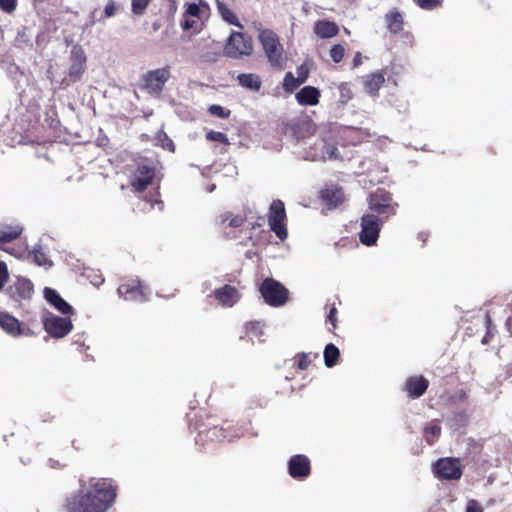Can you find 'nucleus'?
<instances>
[{
	"label": "nucleus",
	"mask_w": 512,
	"mask_h": 512,
	"mask_svg": "<svg viewBox=\"0 0 512 512\" xmlns=\"http://www.w3.org/2000/svg\"><path fill=\"white\" fill-rule=\"evenodd\" d=\"M362 64V54L360 52H356L354 58L352 60V68H357Z\"/></svg>",
	"instance_id": "nucleus-49"
},
{
	"label": "nucleus",
	"mask_w": 512,
	"mask_h": 512,
	"mask_svg": "<svg viewBox=\"0 0 512 512\" xmlns=\"http://www.w3.org/2000/svg\"><path fill=\"white\" fill-rule=\"evenodd\" d=\"M318 356H319L318 353H315V354L305 353V352L298 353L295 356V359H297V367H298V369H300V370L308 369L309 366L312 363V359L313 358H318Z\"/></svg>",
	"instance_id": "nucleus-35"
},
{
	"label": "nucleus",
	"mask_w": 512,
	"mask_h": 512,
	"mask_svg": "<svg viewBox=\"0 0 512 512\" xmlns=\"http://www.w3.org/2000/svg\"><path fill=\"white\" fill-rule=\"evenodd\" d=\"M259 291L264 301L273 307L284 305L289 298V291L273 278H266L260 285Z\"/></svg>",
	"instance_id": "nucleus-7"
},
{
	"label": "nucleus",
	"mask_w": 512,
	"mask_h": 512,
	"mask_svg": "<svg viewBox=\"0 0 512 512\" xmlns=\"http://www.w3.org/2000/svg\"><path fill=\"white\" fill-rule=\"evenodd\" d=\"M71 64L69 67L68 75L62 81L64 87L81 80L85 72L86 56L81 49H73L71 52Z\"/></svg>",
	"instance_id": "nucleus-13"
},
{
	"label": "nucleus",
	"mask_w": 512,
	"mask_h": 512,
	"mask_svg": "<svg viewBox=\"0 0 512 512\" xmlns=\"http://www.w3.org/2000/svg\"><path fill=\"white\" fill-rule=\"evenodd\" d=\"M0 327L11 336H20L22 328L19 320L9 313H0Z\"/></svg>",
	"instance_id": "nucleus-26"
},
{
	"label": "nucleus",
	"mask_w": 512,
	"mask_h": 512,
	"mask_svg": "<svg viewBox=\"0 0 512 512\" xmlns=\"http://www.w3.org/2000/svg\"><path fill=\"white\" fill-rule=\"evenodd\" d=\"M385 71L378 70L363 77V86L366 93L376 95L385 82Z\"/></svg>",
	"instance_id": "nucleus-23"
},
{
	"label": "nucleus",
	"mask_w": 512,
	"mask_h": 512,
	"mask_svg": "<svg viewBox=\"0 0 512 512\" xmlns=\"http://www.w3.org/2000/svg\"><path fill=\"white\" fill-rule=\"evenodd\" d=\"M76 443H77V441H76V440H73V441H72V446H73L76 450H80V449H81V447H80V446H78V445H76Z\"/></svg>",
	"instance_id": "nucleus-51"
},
{
	"label": "nucleus",
	"mask_w": 512,
	"mask_h": 512,
	"mask_svg": "<svg viewBox=\"0 0 512 512\" xmlns=\"http://www.w3.org/2000/svg\"><path fill=\"white\" fill-rule=\"evenodd\" d=\"M43 326L45 331L53 338H63L73 329L70 318L56 315L46 317Z\"/></svg>",
	"instance_id": "nucleus-14"
},
{
	"label": "nucleus",
	"mask_w": 512,
	"mask_h": 512,
	"mask_svg": "<svg viewBox=\"0 0 512 512\" xmlns=\"http://www.w3.org/2000/svg\"><path fill=\"white\" fill-rule=\"evenodd\" d=\"M8 280L7 267L3 262H0V290L4 287Z\"/></svg>",
	"instance_id": "nucleus-48"
},
{
	"label": "nucleus",
	"mask_w": 512,
	"mask_h": 512,
	"mask_svg": "<svg viewBox=\"0 0 512 512\" xmlns=\"http://www.w3.org/2000/svg\"><path fill=\"white\" fill-rule=\"evenodd\" d=\"M208 111L211 115L216 116L218 118H228L230 116V110L225 109L221 105L213 104L209 106Z\"/></svg>",
	"instance_id": "nucleus-42"
},
{
	"label": "nucleus",
	"mask_w": 512,
	"mask_h": 512,
	"mask_svg": "<svg viewBox=\"0 0 512 512\" xmlns=\"http://www.w3.org/2000/svg\"><path fill=\"white\" fill-rule=\"evenodd\" d=\"M314 33L322 39L332 38L339 33L338 25L329 20H318L314 24Z\"/></svg>",
	"instance_id": "nucleus-25"
},
{
	"label": "nucleus",
	"mask_w": 512,
	"mask_h": 512,
	"mask_svg": "<svg viewBox=\"0 0 512 512\" xmlns=\"http://www.w3.org/2000/svg\"><path fill=\"white\" fill-rule=\"evenodd\" d=\"M22 234V228L19 226L12 225H1L0 226V248L4 244L10 243L20 237Z\"/></svg>",
	"instance_id": "nucleus-30"
},
{
	"label": "nucleus",
	"mask_w": 512,
	"mask_h": 512,
	"mask_svg": "<svg viewBox=\"0 0 512 512\" xmlns=\"http://www.w3.org/2000/svg\"><path fill=\"white\" fill-rule=\"evenodd\" d=\"M169 147L171 148V150H174V145H173V142L171 140H169Z\"/></svg>",
	"instance_id": "nucleus-52"
},
{
	"label": "nucleus",
	"mask_w": 512,
	"mask_h": 512,
	"mask_svg": "<svg viewBox=\"0 0 512 512\" xmlns=\"http://www.w3.org/2000/svg\"><path fill=\"white\" fill-rule=\"evenodd\" d=\"M213 295L218 303L223 307L234 306L241 297L239 291L229 284H225L224 286L215 289Z\"/></svg>",
	"instance_id": "nucleus-19"
},
{
	"label": "nucleus",
	"mask_w": 512,
	"mask_h": 512,
	"mask_svg": "<svg viewBox=\"0 0 512 512\" xmlns=\"http://www.w3.org/2000/svg\"><path fill=\"white\" fill-rule=\"evenodd\" d=\"M323 356L326 367L331 368L338 363L340 359V351L334 344L329 343L325 346Z\"/></svg>",
	"instance_id": "nucleus-32"
},
{
	"label": "nucleus",
	"mask_w": 512,
	"mask_h": 512,
	"mask_svg": "<svg viewBox=\"0 0 512 512\" xmlns=\"http://www.w3.org/2000/svg\"><path fill=\"white\" fill-rule=\"evenodd\" d=\"M302 83L293 75L292 72H287L283 79V89L287 93L294 92Z\"/></svg>",
	"instance_id": "nucleus-36"
},
{
	"label": "nucleus",
	"mask_w": 512,
	"mask_h": 512,
	"mask_svg": "<svg viewBox=\"0 0 512 512\" xmlns=\"http://www.w3.org/2000/svg\"><path fill=\"white\" fill-rule=\"evenodd\" d=\"M244 329L245 337L250 339L259 338L263 334L261 323L258 321L247 322Z\"/></svg>",
	"instance_id": "nucleus-34"
},
{
	"label": "nucleus",
	"mask_w": 512,
	"mask_h": 512,
	"mask_svg": "<svg viewBox=\"0 0 512 512\" xmlns=\"http://www.w3.org/2000/svg\"><path fill=\"white\" fill-rule=\"evenodd\" d=\"M32 256H33V262L35 264H37L38 266H46V265L51 266L52 265V262L49 261L46 253L41 248H38V249L35 248L32 252Z\"/></svg>",
	"instance_id": "nucleus-40"
},
{
	"label": "nucleus",
	"mask_w": 512,
	"mask_h": 512,
	"mask_svg": "<svg viewBox=\"0 0 512 512\" xmlns=\"http://www.w3.org/2000/svg\"><path fill=\"white\" fill-rule=\"evenodd\" d=\"M216 8L223 21L230 25L243 29V25L239 21L237 15L234 13L232 9L228 7L226 3H224L221 0H216Z\"/></svg>",
	"instance_id": "nucleus-29"
},
{
	"label": "nucleus",
	"mask_w": 512,
	"mask_h": 512,
	"mask_svg": "<svg viewBox=\"0 0 512 512\" xmlns=\"http://www.w3.org/2000/svg\"><path fill=\"white\" fill-rule=\"evenodd\" d=\"M419 8L427 11L437 9L442 6L443 0H412Z\"/></svg>",
	"instance_id": "nucleus-39"
},
{
	"label": "nucleus",
	"mask_w": 512,
	"mask_h": 512,
	"mask_svg": "<svg viewBox=\"0 0 512 512\" xmlns=\"http://www.w3.org/2000/svg\"><path fill=\"white\" fill-rule=\"evenodd\" d=\"M253 53L252 38L242 32L232 31L224 46V54L233 59L250 56Z\"/></svg>",
	"instance_id": "nucleus-6"
},
{
	"label": "nucleus",
	"mask_w": 512,
	"mask_h": 512,
	"mask_svg": "<svg viewBox=\"0 0 512 512\" xmlns=\"http://www.w3.org/2000/svg\"><path fill=\"white\" fill-rule=\"evenodd\" d=\"M79 486L65 497L61 512H107L116 501L118 485L112 478L81 479Z\"/></svg>",
	"instance_id": "nucleus-1"
},
{
	"label": "nucleus",
	"mask_w": 512,
	"mask_h": 512,
	"mask_svg": "<svg viewBox=\"0 0 512 512\" xmlns=\"http://www.w3.org/2000/svg\"><path fill=\"white\" fill-rule=\"evenodd\" d=\"M17 0H0V10L11 14L16 10Z\"/></svg>",
	"instance_id": "nucleus-44"
},
{
	"label": "nucleus",
	"mask_w": 512,
	"mask_h": 512,
	"mask_svg": "<svg viewBox=\"0 0 512 512\" xmlns=\"http://www.w3.org/2000/svg\"><path fill=\"white\" fill-rule=\"evenodd\" d=\"M171 77L170 67L149 70L142 75L139 88L152 96H160Z\"/></svg>",
	"instance_id": "nucleus-4"
},
{
	"label": "nucleus",
	"mask_w": 512,
	"mask_h": 512,
	"mask_svg": "<svg viewBox=\"0 0 512 512\" xmlns=\"http://www.w3.org/2000/svg\"><path fill=\"white\" fill-rule=\"evenodd\" d=\"M309 77V68L307 65L302 64L297 67V78L300 80V82L303 84L307 81Z\"/></svg>",
	"instance_id": "nucleus-45"
},
{
	"label": "nucleus",
	"mask_w": 512,
	"mask_h": 512,
	"mask_svg": "<svg viewBox=\"0 0 512 512\" xmlns=\"http://www.w3.org/2000/svg\"><path fill=\"white\" fill-rule=\"evenodd\" d=\"M337 308L335 306V304L333 303L332 305H330V308H329V311H328V315H327V322H329L332 326V328H329L330 331H333L337 328Z\"/></svg>",
	"instance_id": "nucleus-43"
},
{
	"label": "nucleus",
	"mask_w": 512,
	"mask_h": 512,
	"mask_svg": "<svg viewBox=\"0 0 512 512\" xmlns=\"http://www.w3.org/2000/svg\"><path fill=\"white\" fill-rule=\"evenodd\" d=\"M321 92L314 86H305L300 89L295 98L301 106H315L319 104Z\"/></svg>",
	"instance_id": "nucleus-22"
},
{
	"label": "nucleus",
	"mask_w": 512,
	"mask_h": 512,
	"mask_svg": "<svg viewBox=\"0 0 512 512\" xmlns=\"http://www.w3.org/2000/svg\"><path fill=\"white\" fill-rule=\"evenodd\" d=\"M429 387V380L423 375H413L408 377L403 386L409 398L417 399L423 396Z\"/></svg>",
	"instance_id": "nucleus-18"
},
{
	"label": "nucleus",
	"mask_w": 512,
	"mask_h": 512,
	"mask_svg": "<svg viewBox=\"0 0 512 512\" xmlns=\"http://www.w3.org/2000/svg\"><path fill=\"white\" fill-rule=\"evenodd\" d=\"M120 9V4L114 0H109L104 10L100 12L98 9H94L91 13L92 22H103L108 18L115 16Z\"/></svg>",
	"instance_id": "nucleus-28"
},
{
	"label": "nucleus",
	"mask_w": 512,
	"mask_h": 512,
	"mask_svg": "<svg viewBox=\"0 0 512 512\" xmlns=\"http://www.w3.org/2000/svg\"><path fill=\"white\" fill-rule=\"evenodd\" d=\"M117 291L119 296L127 301L144 302L148 299V288L138 278L124 280Z\"/></svg>",
	"instance_id": "nucleus-11"
},
{
	"label": "nucleus",
	"mask_w": 512,
	"mask_h": 512,
	"mask_svg": "<svg viewBox=\"0 0 512 512\" xmlns=\"http://www.w3.org/2000/svg\"><path fill=\"white\" fill-rule=\"evenodd\" d=\"M288 473L296 480H304L311 474V462L306 455L296 454L288 461Z\"/></svg>",
	"instance_id": "nucleus-16"
},
{
	"label": "nucleus",
	"mask_w": 512,
	"mask_h": 512,
	"mask_svg": "<svg viewBox=\"0 0 512 512\" xmlns=\"http://www.w3.org/2000/svg\"><path fill=\"white\" fill-rule=\"evenodd\" d=\"M152 27H153L154 31H157L160 29L161 23L159 21H155V22H153Z\"/></svg>",
	"instance_id": "nucleus-50"
},
{
	"label": "nucleus",
	"mask_w": 512,
	"mask_h": 512,
	"mask_svg": "<svg viewBox=\"0 0 512 512\" xmlns=\"http://www.w3.org/2000/svg\"><path fill=\"white\" fill-rule=\"evenodd\" d=\"M207 424L198 427L196 444L205 446L209 443L222 442L228 438L227 429L218 423L215 417L208 416Z\"/></svg>",
	"instance_id": "nucleus-8"
},
{
	"label": "nucleus",
	"mask_w": 512,
	"mask_h": 512,
	"mask_svg": "<svg viewBox=\"0 0 512 512\" xmlns=\"http://www.w3.org/2000/svg\"><path fill=\"white\" fill-rule=\"evenodd\" d=\"M346 53V49L342 44H334L329 51L330 57L334 63H340Z\"/></svg>",
	"instance_id": "nucleus-38"
},
{
	"label": "nucleus",
	"mask_w": 512,
	"mask_h": 512,
	"mask_svg": "<svg viewBox=\"0 0 512 512\" xmlns=\"http://www.w3.org/2000/svg\"><path fill=\"white\" fill-rule=\"evenodd\" d=\"M209 10L208 4L203 0H199L197 3H187L181 21V28L184 31L200 32L203 26L202 18L209 13Z\"/></svg>",
	"instance_id": "nucleus-5"
},
{
	"label": "nucleus",
	"mask_w": 512,
	"mask_h": 512,
	"mask_svg": "<svg viewBox=\"0 0 512 512\" xmlns=\"http://www.w3.org/2000/svg\"><path fill=\"white\" fill-rule=\"evenodd\" d=\"M44 297L47 302L56 308L60 313L64 315H71L74 313L73 307L67 303L56 290L48 287L45 288Z\"/></svg>",
	"instance_id": "nucleus-21"
},
{
	"label": "nucleus",
	"mask_w": 512,
	"mask_h": 512,
	"mask_svg": "<svg viewBox=\"0 0 512 512\" xmlns=\"http://www.w3.org/2000/svg\"><path fill=\"white\" fill-rule=\"evenodd\" d=\"M155 177V168L151 165L138 164L132 174L130 185L136 192H144L152 184Z\"/></svg>",
	"instance_id": "nucleus-15"
},
{
	"label": "nucleus",
	"mask_w": 512,
	"mask_h": 512,
	"mask_svg": "<svg viewBox=\"0 0 512 512\" xmlns=\"http://www.w3.org/2000/svg\"><path fill=\"white\" fill-rule=\"evenodd\" d=\"M367 202L371 214L385 221L395 215L398 208V203L393 200L392 194L384 188H377L370 193Z\"/></svg>",
	"instance_id": "nucleus-3"
},
{
	"label": "nucleus",
	"mask_w": 512,
	"mask_h": 512,
	"mask_svg": "<svg viewBox=\"0 0 512 512\" xmlns=\"http://www.w3.org/2000/svg\"><path fill=\"white\" fill-rule=\"evenodd\" d=\"M286 212L283 201L274 200L269 208L268 224L270 229L276 234L280 240H285L288 236L286 227Z\"/></svg>",
	"instance_id": "nucleus-10"
},
{
	"label": "nucleus",
	"mask_w": 512,
	"mask_h": 512,
	"mask_svg": "<svg viewBox=\"0 0 512 512\" xmlns=\"http://www.w3.org/2000/svg\"><path fill=\"white\" fill-rule=\"evenodd\" d=\"M440 435L441 427L438 424H430L424 428V437L429 445H433Z\"/></svg>",
	"instance_id": "nucleus-33"
},
{
	"label": "nucleus",
	"mask_w": 512,
	"mask_h": 512,
	"mask_svg": "<svg viewBox=\"0 0 512 512\" xmlns=\"http://www.w3.org/2000/svg\"><path fill=\"white\" fill-rule=\"evenodd\" d=\"M258 41L262 46L270 66L282 69L286 63L287 57L279 35L271 29L259 28Z\"/></svg>",
	"instance_id": "nucleus-2"
},
{
	"label": "nucleus",
	"mask_w": 512,
	"mask_h": 512,
	"mask_svg": "<svg viewBox=\"0 0 512 512\" xmlns=\"http://www.w3.org/2000/svg\"><path fill=\"white\" fill-rule=\"evenodd\" d=\"M153 0H131V11L134 15L142 16Z\"/></svg>",
	"instance_id": "nucleus-37"
},
{
	"label": "nucleus",
	"mask_w": 512,
	"mask_h": 512,
	"mask_svg": "<svg viewBox=\"0 0 512 512\" xmlns=\"http://www.w3.org/2000/svg\"><path fill=\"white\" fill-rule=\"evenodd\" d=\"M217 224L223 226L228 222L229 227L238 228L241 227L246 221V217L242 215H233L231 212H225L219 215L216 219Z\"/></svg>",
	"instance_id": "nucleus-31"
},
{
	"label": "nucleus",
	"mask_w": 512,
	"mask_h": 512,
	"mask_svg": "<svg viewBox=\"0 0 512 512\" xmlns=\"http://www.w3.org/2000/svg\"><path fill=\"white\" fill-rule=\"evenodd\" d=\"M206 139L208 141L222 143L225 146H229L230 145V142H229V139H228L227 135L224 134L223 132L209 131L206 134Z\"/></svg>",
	"instance_id": "nucleus-41"
},
{
	"label": "nucleus",
	"mask_w": 512,
	"mask_h": 512,
	"mask_svg": "<svg viewBox=\"0 0 512 512\" xmlns=\"http://www.w3.org/2000/svg\"><path fill=\"white\" fill-rule=\"evenodd\" d=\"M7 294L16 302L28 300L34 293L33 283L26 278H17L13 283L7 287Z\"/></svg>",
	"instance_id": "nucleus-17"
},
{
	"label": "nucleus",
	"mask_w": 512,
	"mask_h": 512,
	"mask_svg": "<svg viewBox=\"0 0 512 512\" xmlns=\"http://www.w3.org/2000/svg\"><path fill=\"white\" fill-rule=\"evenodd\" d=\"M238 84L250 91L258 92L262 87V80L255 73H241L237 76Z\"/></svg>",
	"instance_id": "nucleus-27"
},
{
	"label": "nucleus",
	"mask_w": 512,
	"mask_h": 512,
	"mask_svg": "<svg viewBox=\"0 0 512 512\" xmlns=\"http://www.w3.org/2000/svg\"><path fill=\"white\" fill-rule=\"evenodd\" d=\"M168 1L171 3V5H172V6H174V7H175L176 0H168Z\"/></svg>",
	"instance_id": "nucleus-53"
},
{
	"label": "nucleus",
	"mask_w": 512,
	"mask_h": 512,
	"mask_svg": "<svg viewBox=\"0 0 512 512\" xmlns=\"http://www.w3.org/2000/svg\"><path fill=\"white\" fill-rule=\"evenodd\" d=\"M434 473L439 479L459 480L463 474L458 458H441L434 464Z\"/></svg>",
	"instance_id": "nucleus-12"
},
{
	"label": "nucleus",
	"mask_w": 512,
	"mask_h": 512,
	"mask_svg": "<svg viewBox=\"0 0 512 512\" xmlns=\"http://www.w3.org/2000/svg\"><path fill=\"white\" fill-rule=\"evenodd\" d=\"M466 512H484V510L477 500L471 499L467 502Z\"/></svg>",
	"instance_id": "nucleus-47"
},
{
	"label": "nucleus",
	"mask_w": 512,
	"mask_h": 512,
	"mask_svg": "<svg viewBox=\"0 0 512 512\" xmlns=\"http://www.w3.org/2000/svg\"><path fill=\"white\" fill-rule=\"evenodd\" d=\"M384 20L386 23V28L392 34H399L404 29V16L403 13L399 11L398 8H392L389 10L385 16Z\"/></svg>",
	"instance_id": "nucleus-24"
},
{
	"label": "nucleus",
	"mask_w": 512,
	"mask_h": 512,
	"mask_svg": "<svg viewBox=\"0 0 512 512\" xmlns=\"http://www.w3.org/2000/svg\"><path fill=\"white\" fill-rule=\"evenodd\" d=\"M320 199L329 207L336 208L345 201V194L341 187H328L320 191Z\"/></svg>",
	"instance_id": "nucleus-20"
},
{
	"label": "nucleus",
	"mask_w": 512,
	"mask_h": 512,
	"mask_svg": "<svg viewBox=\"0 0 512 512\" xmlns=\"http://www.w3.org/2000/svg\"><path fill=\"white\" fill-rule=\"evenodd\" d=\"M339 90H340V93H341V101L342 102H347L349 99L352 98V92L350 90V88L348 87V85L346 83H341L339 85Z\"/></svg>",
	"instance_id": "nucleus-46"
},
{
	"label": "nucleus",
	"mask_w": 512,
	"mask_h": 512,
	"mask_svg": "<svg viewBox=\"0 0 512 512\" xmlns=\"http://www.w3.org/2000/svg\"><path fill=\"white\" fill-rule=\"evenodd\" d=\"M385 222L375 214L366 213L361 217L360 242L366 246L374 245L379 237L382 224Z\"/></svg>",
	"instance_id": "nucleus-9"
}]
</instances>
